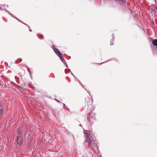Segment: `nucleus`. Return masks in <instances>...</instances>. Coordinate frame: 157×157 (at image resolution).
I'll return each instance as SVG.
<instances>
[{"label": "nucleus", "mask_w": 157, "mask_h": 157, "mask_svg": "<svg viewBox=\"0 0 157 157\" xmlns=\"http://www.w3.org/2000/svg\"><path fill=\"white\" fill-rule=\"evenodd\" d=\"M3 112V107L0 105V113L1 114Z\"/></svg>", "instance_id": "nucleus-8"}, {"label": "nucleus", "mask_w": 157, "mask_h": 157, "mask_svg": "<svg viewBox=\"0 0 157 157\" xmlns=\"http://www.w3.org/2000/svg\"><path fill=\"white\" fill-rule=\"evenodd\" d=\"M55 100L57 101V102H58V103H61V104H63V103L61 102L60 101H59L56 99H55Z\"/></svg>", "instance_id": "nucleus-12"}, {"label": "nucleus", "mask_w": 157, "mask_h": 157, "mask_svg": "<svg viewBox=\"0 0 157 157\" xmlns=\"http://www.w3.org/2000/svg\"><path fill=\"white\" fill-rule=\"evenodd\" d=\"M37 36L40 39H43V36L42 35H40V36L38 35H37Z\"/></svg>", "instance_id": "nucleus-10"}, {"label": "nucleus", "mask_w": 157, "mask_h": 157, "mask_svg": "<svg viewBox=\"0 0 157 157\" xmlns=\"http://www.w3.org/2000/svg\"><path fill=\"white\" fill-rule=\"evenodd\" d=\"M6 12H7L9 14L10 13H11L9 12L7 10H6Z\"/></svg>", "instance_id": "nucleus-15"}, {"label": "nucleus", "mask_w": 157, "mask_h": 157, "mask_svg": "<svg viewBox=\"0 0 157 157\" xmlns=\"http://www.w3.org/2000/svg\"><path fill=\"white\" fill-rule=\"evenodd\" d=\"M10 15L12 17H13V18H15V17L14 16L13 14H12L11 13H10Z\"/></svg>", "instance_id": "nucleus-13"}, {"label": "nucleus", "mask_w": 157, "mask_h": 157, "mask_svg": "<svg viewBox=\"0 0 157 157\" xmlns=\"http://www.w3.org/2000/svg\"><path fill=\"white\" fill-rule=\"evenodd\" d=\"M73 76L75 77V76H74V75H73Z\"/></svg>", "instance_id": "nucleus-24"}, {"label": "nucleus", "mask_w": 157, "mask_h": 157, "mask_svg": "<svg viewBox=\"0 0 157 157\" xmlns=\"http://www.w3.org/2000/svg\"><path fill=\"white\" fill-rule=\"evenodd\" d=\"M112 36H113V38H112L113 39L112 40H111L110 41V42H111L110 45H113V44H112V43L113 42V41H114L113 40L114 38V36H113V35H112Z\"/></svg>", "instance_id": "nucleus-7"}, {"label": "nucleus", "mask_w": 157, "mask_h": 157, "mask_svg": "<svg viewBox=\"0 0 157 157\" xmlns=\"http://www.w3.org/2000/svg\"><path fill=\"white\" fill-rule=\"evenodd\" d=\"M89 122L90 123L92 124L93 123V120H95V116H96V114L94 113H89Z\"/></svg>", "instance_id": "nucleus-2"}, {"label": "nucleus", "mask_w": 157, "mask_h": 157, "mask_svg": "<svg viewBox=\"0 0 157 157\" xmlns=\"http://www.w3.org/2000/svg\"><path fill=\"white\" fill-rule=\"evenodd\" d=\"M88 100H89V101H91L92 102H93V99H91V98H90V99H89Z\"/></svg>", "instance_id": "nucleus-14"}, {"label": "nucleus", "mask_w": 157, "mask_h": 157, "mask_svg": "<svg viewBox=\"0 0 157 157\" xmlns=\"http://www.w3.org/2000/svg\"><path fill=\"white\" fill-rule=\"evenodd\" d=\"M21 91H24V90L23 88H21Z\"/></svg>", "instance_id": "nucleus-18"}, {"label": "nucleus", "mask_w": 157, "mask_h": 157, "mask_svg": "<svg viewBox=\"0 0 157 157\" xmlns=\"http://www.w3.org/2000/svg\"><path fill=\"white\" fill-rule=\"evenodd\" d=\"M153 11H155V10H153Z\"/></svg>", "instance_id": "nucleus-25"}, {"label": "nucleus", "mask_w": 157, "mask_h": 157, "mask_svg": "<svg viewBox=\"0 0 157 157\" xmlns=\"http://www.w3.org/2000/svg\"><path fill=\"white\" fill-rule=\"evenodd\" d=\"M17 133H19V132H17Z\"/></svg>", "instance_id": "nucleus-26"}, {"label": "nucleus", "mask_w": 157, "mask_h": 157, "mask_svg": "<svg viewBox=\"0 0 157 157\" xmlns=\"http://www.w3.org/2000/svg\"><path fill=\"white\" fill-rule=\"evenodd\" d=\"M52 48L53 50L54 51H55L56 49L57 48H56L55 47L53 46L52 47Z\"/></svg>", "instance_id": "nucleus-11"}, {"label": "nucleus", "mask_w": 157, "mask_h": 157, "mask_svg": "<svg viewBox=\"0 0 157 157\" xmlns=\"http://www.w3.org/2000/svg\"><path fill=\"white\" fill-rule=\"evenodd\" d=\"M79 126H82V125H81V124H79Z\"/></svg>", "instance_id": "nucleus-22"}, {"label": "nucleus", "mask_w": 157, "mask_h": 157, "mask_svg": "<svg viewBox=\"0 0 157 157\" xmlns=\"http://www.w3.org/2000/svg\"><path fill=\"white\" fill-rule=\"evenodd\" d=\"M153 44L155 46H157V39H155L152 41Z\"/></svg>", "instance_id": "nucleus-6"}, {"label": "nucleus", "mask_w": 157, "mask_h": 157, "mask_svg": "<svg viewBox=\"0 0 157 157\" xmlns=\"http://www.w3.org/2000/svg\"><path fill=\"white\" fill-rule=\"evenodd\" d=\"M26 135H28V134H25V135L26 136Z\"/></svg>", "instance_id": "nucleus-23"}, {"label": "nucleus", "mask_w": 157, "mask_h": 157, "mask_svg": "<svg viewBox=\"0 0 157 157\" xmlns=\"http://www.w3.org/2000/svg\"><path fill=\"white\" fill-rule=\"evenodd\" d=\"M17 133H19V132H17Z\"/></svg>", "instance_id": "nucleus-27"}, {"label": "nucleus", "mask_w": 157, "mask_h": 157, "mask_svg": "<svg viewBox=\"0 0 157 157\" xmlns=\"http://www.w3.org/2000/svg\"><path fill=\"white\" fill-rule=\"evenodd\" d=\"M117 2L120 3L121 2H124L125 1V0H116Z\"/></svg>", "instance_id": "nucleus-9"}, {"label": "nucleus", "mask_w": 157, "mask_h": 157, "mask_svg": "<svg viewBox=\"0 0 157 157\" xmlns=\"http://www.w3.org/2000/svg\"><path fill=\"white\" fill-rule=\"evenodd\" d=\"M54 51L59 57L62 55L61 52L57 49H56Z\"/></svg>", "instance_id": "nucleus-5"}, {"label": "nucleus", "mask_w": 157, "mask_h": 157, "mask_svg": "<svg viewBox=\"0 0 157 157\" xmlns=\"http://www.w3.org/2000/svg\"><path fill=\"white\" fill-rule=\"evenodd\" d=\"M17 143L19 145H21L22 141V137L18 136L17 139Z\"/></svg>", "instance_id": "nucleus-3"}, {"label": "nucleus", "mask_w": 157, "mask_h": 157, "mask_svg": "<svg viewBox=\"0 0 157 157\" xmlns=\"http://www.w3.org/2000/svg\"><path fill=\"white\" fill-rule=\"evenodd\" d=\"M86 137V142L88 143L90 147L95 146L97 144L96 138L94 135L91 136L90 132L88 131L84 132Z\"/></svg>", "instance_id": "nucleus-1"}, {"label": "nucleus", "mask_w": 157, "mask_h": 157, "mask_svg": "<svg viewBox=\"0 0 157 157\" xmlns=\"http://www.w3.org/2000/svg\"><path fill=\"white\" fill-rule=\"evenodd\" d=\"M59 57L62 62L67 67V65L66 63L65 60L63 58V55H62L61 56H59Z\"/></svg>", "instance_id": "nucleus-4"}, {"label": "nucleus", "mask_w": 157, "mask_h": 157, "mask_svg": "<svg viewBox=\"0 0 157 157\" xmlns=\"http://www.w3.org/2000/svg\"><path fill=\"white\" fill-rule=\"evenodd\" d=\"M29 74H30V76L31 77H32V74H31V73L30 72H29Z\"/></svg>", "instance_id": "nucleus-17"}, {"label": "nucleus", "mask_w": 157, "mask_h": 157, "mask_svg": "<svg viewBox=\"0 0 157 157\" xmlns=\"http://www.w3.org/2000/svg\"><path fill=\"white\" fill-rule=\"evenodd\" d=\"M29 31L30 32H31V31H32V30H29Z\"/></svg>", "instance_id": "nucleus-21"}, {"label": "nucleus", "mask_w": 157, "mask_h": 157, "mask_svg": "<svg viewBox=\"0 0 157 157\" xmlns=\"http://www.w3.org/2000/svg\"><path fill=\"white\" fill-rule=\"evenodd\" d=\"M15 19H17V20H18L19 21H19L18 20V19L16 17H15V18H14Z\"/></svg>", "instance_id": "nucleus-16"}, {"label": "nucleus", "mask_w": 157, "mask_h": 157, "mask_svg": "<svg viewBox=\"0 0 157 157\" xmlns=\"http://www.w3.org/2000/svg\"><path fill=\"white\" fill-rule=\"evenodd\" d=\"M87 104H88V105H89L90 104H89L88 102V101H87Z\"/></svg>", "instance_id": "nucleus-20"}, {"label": "nucleus", "mask_w": 157, "mask_h": 157, "mask_svg": "<svg viewBox=\"0 0 157 157\" xmlns=\"http://www.w3.org/2000/svg\"><path fill=\"white\" fill-rule=\"evenodd\" d=\"M62 104H63V106L64 107H65V105L64 104H63V103Z\"/></svg>", "instance_id": "nucleus-19"}]
</instances>
